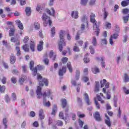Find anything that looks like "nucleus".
Wrapping results in <instances>:
<instances>
[{
	"mask_svg": "<svg viewBox=\"0 0 129 129\" xmlns=\"http://www.w3.org/2000/svg\"><path fill=\"white\" fill-rule=\"evenodd\" d=\"M33 67L34 62L33 61H31L30 62V68L31 71H32L33 75H34V76H36V75H37V79L39 81V86H44V83L45 86H48L49 83V81H48V80H47V79L45 78H43L41 76V74L37 73V69L39 71L43 70V69H44V66L38 65L37 67H35L34 69L33 68Z\"/></svg>",
	"mask_w": 129,
	"mask_h": 129,
	"instance_id": "nucleus-1",
	"label": "nucleus"
},
{
	"mask_svg": "<svg viewBox=\"0 0 129 129\" xmlns=\"http://www.w3.org/2000/svg\"><path fill=\"white\" fill-rule=\"evenodd\" d=\"M42 90V88L40 86L37 87V89L36 90V93L38 95V98H41L42 97L43 98V105L44 106H46V107H49L51 106V103L49 101H47L46 100V96H47V93H44L43 94L42 93L41 91Z\"/></svg>",
	"mask_w": 129,
	"mask_h": 129,
	"instance_id": "nucleus-2",
	"label": "nucleus"
},
{
	"mask_svg": "<svg viewBox=\"0 0 129 129\" xmlns=\"http://www.w3.org/2000/svg\"><path fill=\"white\" fill-rule=\"evenodd\" d=\"M90 21L91 23H92V24H93V29L95 31L94 35H96L97 36H98V35H99V26L98 25V23L96 22V20H95V14L92 13L90 15Z\"/></svg>",
	"mask_w": 129,
	"mask_h": 129,
	"instance_id": "nucleus-3",
	"label": "nucleus"
},
{
	"mask_svg": "<svg viewBox=\"0 0 129 129\" xmlns=\"http://www.w3.org/2000/svg\"><path fill=\"white\" fill-rule=\"evenodd\" d=\"M66 34V32L63 30H60L59 32V38L60 41L58 43V49L60 52H61L63 50V46H66V42L64 41V37Z\"/></svg>",
	"mask_w": 129,
	"mask_h": 129,
	"instance_id": "nucleus-4",
	"label": "nucleus"
},
{
	"mask_svg": "<svg viewBox=\"0 0 129 129\" xmlns=\"http://www.w3.org/2000/svg\"><path fill=\"white\" fill-rule=\"evenodd\" d=\"M42 19L43 20V21H44L43 25L44 26H45V27L47 26V24L48 23L49 24V26L52 25V21L50 20V17H48V16H47V14H43L42 16Z\"/></svg>",
	"mask_w": 129,
	"mask_h": 129,
	"instance_id": "nucleus-5",
	"label": "nucleus"
},
{
	"mask_svg": "<svg viewBox=\"0 0 129 129\" xmlns=\"http://www.w3.org/2000/svg\"><path fill=\"white\" fill-rule=\"evenodd\" d=\"M84 99L88 105H90V104H91V102H90V100H89V96L88 95V94L86 93L84 94Z\"/></svg>",
	"mask_w": 129,
	"mask_h": 129,
	"instance_id": "nucleus-6",
	"label": "nucleus"
},
{
	"mask_svg": "<svg viewBox=\"0 0 129 129\" xmlns=\"http://www.w3.org/2000/svg\"><path fill=\"white\" fill-rule=\"evenodd\" d=\"M100 84L102 88V87H104L105 85L106 88H108V87H109V83H106V80L105 79H103V80L101 81Z\"/></svg>",
	"mask_w": 129,
	"mask_h": 129,
	"instance_id": "nucleus-7",
	"label": "nucleus"
},
{
	"mask_svg": "<svg viewBox=\"0 0 129 129\" xmlns=\"http://www.w3.org/2000/svg\"><path fill=\"white\" fill-rule=\"evenodd\" d=\"M46 12L47 13V14H48V15H50V16H53V17L56 16V14H55V10H54V8H51L50 10L49 9H46Z\"/></svg>",
	"mask_w": 129,
	"mask_h": 129,
	"instance_id": "nucleus-8",
	"label": "nucleus"
},
{
	"mask_svg": "<svg viewBox=\"0 0 129 129\" xmlns=\"http://www.w3.org/2000/svg\"><path fill=\"white\" fill-rule=\"evenodd\" d=\"M105 122L106 124L108 125V126H110L111 125V123L110 122V119H109V117L107 116L106 114H105Z\"/></svg>",
	"mask_w": 129,
	"mask_h": 129,
	"instance_id": "nucleus-9",
	"label": "nucleus"
},
{
	"mask_svg": "<svg viewBox=\"0 0 129 129\" xmlns=\"http://www.w3.org/2000/svg\"><path fill=\"white\" fill-rule=\"evenodd\" d=\"M49 57L50 59H52L53 61H55L56 59V54L54 53V51L53 50H51L49 54Z\"/></svg>",
	"mask_w": 129,
	"mask_h": 129,
	"instance_id": "nucleus-10",
	"label": "nucleus"
},
{
	"mask_svg": "<svg viewBox=\"0 0 129 129\" xmlns=\"http://www.w3.org/2000/svg\"><path fill=\"white\" fill-rule=\"evenodd\" d=\"M67 68L66 67H62V69L59 70V76H63L64 73H66V70Z\"/></svg>",
	"mask_w": 129,
	"mask_h": 129,
	"instance_id": "nucleus-11",
	"label": "nucleus"
},
{
	"mask_svg": "<svg viewBox=\"0 0 129 129\" xmlns=\"http://www.w3.org/2000/svg\"><path fill=\"white\" fill-rule=\"evenodd\" d=\"M39 115L40 119H44L45 118V114L44 113V110L42 109L39 110Z\"/></svg>",
	"mask_w": 129,
	"mask_h": 129,
	"instance_id": "nucleus-12",
	"label": "nucleus"
},
{
	"mask_svg": "<svg viewBox=\"0 0 129 129\" xmlns=\"http://www.w3.org/2000/svg\"><path fill=\"white\" fill-rule=\"evenodd\" d=\"M43 44H44L43 41H40L39 42V44L37 46V50L39 52H41V51L43 50Z\"/></svg>",
	"mask_w": 129,
	"mask_h": 129,
	"instance_id": "nucleus-13",
	"label": "nucleus"
},
{
	"mask_svg": "<svg viewBox=\"0 0 129 129\" xmlns=\"http://www.w3.org/2000/svg\"><path fill=\"white\" fill-rule=\"evenodd\" d=\"M104 57L103 56H101V57H97L96 58V60H97V61H102L101 64H102V67H103V68H104L105 67V64H104Z\"/></svg>",
	"mask_w": 129,
	"mask_h": 129,
	"instance_id": "nucleus-14",
	"label": "nucleus"
},
{
	"mask_svg": "<svg viewBox=\"0 0 129 129\" xmlns=\"http://www.w3.org/2000/svg\"><path fill=\"white\" fill-rule=\"evenodd\" d=\"M35 46H36V43L34 41H31L30 42V47L32 52L35 51Z\"/></svg>",
	"mask_w": 129,
	"mask_h": 129,
	"instance_id": "nucleus-15",
	"label": "nucleus"
},
{
	"mask_svg": "<svg viewBox=\"0 0 129 129\" xmlns=\"http://www.w3.org/2000/svg\"><path fill=\"white\" fill-rule=\"evenodd\" d=\"M16 23L18 25V28H19V29L20 30H23L24 29V26L23 25V24L21 23V21H20L19 20H16Z\"/></svg>",
	"mask_w": 129,
	"mask_h": 129,
	"instance_id": "nucleus-16",
	"label": "nucleus"
},
{
	"mask_svg": "<svg viewBox=\"0 0 129 129\" xmlns=\"http://www.w3.org/2000/svg\"><path fill=\"white\" fill-rule=\"evenodd\" d=\"M78 11H73L71 16L73 19H78Z\"/></svg>",
	"mask_w": 129,
	"mask_h": 129,
	"instance_id": "nucleus-17",
	"label": "nucleus"
},
{
	"mask_svg": "<svg viewBox=\"0 0 129 129\" xmlns=\"http://www.w3.org/2000/svg\"><path fill=\"white\" fill-rule=\"evenodd\" d=\"M94 117L96 120H97L98 121H100V120H101V118H100V115L99 114V112H95Z\"/></svg>",
	"mask_w": 129,
	"mask_h": 129,
	"instance_id": "nucleus-18",
	"label": "nucleus"
},
{
	"mask_svg": "<svg viewBox=\"0 0 129 129\" xmlns=\"http://www.w3.org/2000/svg\"><path fill=\"white\" fill-rule=\"evenodd\" d=\"M92 72L94 73V74L99 73V69L97 68L96 67H94L92 68Z\"/></svg>",
	"mask_w": 129,
	"mask_h": 129,
	"instance_id": "nucleus-19",
	"label": "nucleus"
},
{
	"mask_svg": "<svg viewBox=\"0 0 129 129\" xmlns=\"http://www.w3.org/2000/svg\"><path fill=\"white\" fill-rule=\"evenodd\" d=\"M92 44H93V46L97 45V40L96 39V37L95 36H93L92 38Z\"/></svg>",
	"mask_w": 129,
	"mask_h": 129,
	"instance_id": "nucleus-20",
	"label": "nucleus"
},
{
	"mask_svg": "<svg viewBox=\"0 0 129 129\" xmlns=\"http://www.w3.org/2000/svg\"><path fill=\"white\" fill-rule=\"evenodd\" d=\"M61 104L62 105V108H65L67 105V100L66 99H61Z\"/></svg>",
	"mask_w": 129,
	"mask_h": 129,
	"instance_id": "nucleus-21",
	"label": "nucleus"
},
{
	"mask_svg": "<svg viewBox=\"0 0 129 129\" xmlns=\"http://www.w3.org/2000/svg\"><path fill=\"white\" fill-rule=\"evenodd\" d=\"M56 112H57V106L54 105L52 108V111L51 112L52 115H55Z\"/></svg>",
	"mask_w": 129,
	"mask_h": 129,
	"instance_id": "nucleus-22",
	"label": "nucleus"
},
{
	"mask_svg": "<svg viewBox=\"0 0 129 129\" xmlns=\"http://www.w3.org/2000/svg\"><path fill=\"white\" fill-rule=\"evenodd\" d=\"M123 81L124 82H129V76L127 74H124Z\"/></svg>",
	"mask_w": 129,
	"mask_h": 129,
	"instance_id": "nucleus-23",
	"label": "nucleus"
},
{
	"mask_svg": "<svg viewBox=\"0 0 129 129\" xmlns=\"http://www.w3.org/2000/svg\"><path fill=\"white\" fill-rule=\"evenodd\" d=\"M87 56H88V53H86L85 55V57L84 58V61L85 63H89V62H90V58H88V57H87Z\"/></svg>",
	"mask_w": 129,
	"mask_h": 129,
	"instance_id": "nucleus-24",
	"label": "nucleus"
},
{
	"mask_svg": "<svg viewBox=\"0 0 129 129\" xmlns=\"http://www.w3.org/2000/svg\"><path fill=\"white\" fill-rule=\"evenodd\" d=\"M16 62V57L14 55H11L10 57V63L14 64Z\"/></svg>",
	"mask_w": 129,
	"mask_h": 129,
	"instance_id": "nucleus-25",
	"label": "nucleus"
},
{
	"mask_svg": "<svg viewBox=\"0 0 129 129\" xmlns=\"http://www.w3.org/2000/svg\"><path fill=\"white\" fill-rule=\"evenodd\" d=\"M23 50L25 51V52H29V45L28 44H25L23 46Z\"/></svg>",
	"mask_w": 129,
	"mask_h": 129,
	"instance_id": "nucleus-26",
	"label": "nucleus"
},
{
	"mask_svg": "<svg viewBox=\"0 0 129 129\" xmlns=\"http://www.w3.org/2000/svg\"><path fill=\"white\" fill-rule=\"evenodd\" d=\"M95 91H96V92L99 91V82H96Z\"/></svg>",
	"mask_w": 129,
	"mask_h": 129,
	"instance_id": "nucleus-27",
	"label": "nucleus"
},
{
	"mask_svg": "<svg viewBox=\"0 0 129 129\" xmlns=\"http://www.w3.org/2000/svg\"><path fill=\"white\" fill-rule=\"evenodd\" d=\"M34 27L35 30H39L40 27V24H39V23H38L37 22H36L34 23Z\"/></svg>",
	"mask_w": 129,
	"mask_h": 129,
	"instance_id": "nucleus-28",
	"label": "nucleus"
},
{
	"mask_svg": "<svg viewBox=\"0 0 129 129\" xmlns=\"http://www.w3.org/2000/svg\"><path fill=\"white\" fill-rule=\"evenodd\" d=\"M43 7H41V5L39 4L36 7V11L39 12V13H41L42 11H43Z\"/></svg>",
	"mask_w": 129,
	"mask_h": 129,
	"instance_id": "nucleus-29",
	"label": "nucleus"
},
{
	"mask_svg": "<svg viewBox=\"0 0 129 129\" xmlns=\"http://www.w3.org/2000/svg\"><path fill=\"white\" fill-rule=\"evenodd\" d=\"M27 16H30V15H31V8L30 7H27L26 9L25 10Z\"/></svg>",
	"mask_w": 129,
	"mask_h": 129,
	"instance_id": "nucleus-30",
	"label": "nucleus"
},
{
	"mask_svg": "<svg viewBox=\"0 0 129 129\" xmlns=\"http://www.w3.org/2000/svg\"><path fill=\"white\" fill-rule=\"evenodd\" d=\"M121 5L122 7H126V6H128L129 5V2L123 1L121 2Z\"/></svg>",
	"mask_w": 129,
	"mask_h": 129,
	"instance_id": "nucleus-31",
	"label": "nucleus"
},
{
	"mask_svg": "<svg viewBox=\"0 0 129 129\" xmlns=\"http://www.w3.org/2000/svg\"><path fill=\"white\" fill-rule=\"evenodd\" d=\"M73 50L74 52H79V51H80L79 47H78V46H77V43H76L75 46H74Z\"/></svg>",
	"mask_w": 129,
	"mask_h": 129,
	"instance_id": "nucleus-32",
	"label": "nucleus"
},
{
	"mask_svg": "<svg viewBox=\"0 0 129 129\" xmlns=\"http://www.w3.org/2000/svg\"><path fill=\"white\" fill-rule=\"evenodd\" d=\"M3 124L5 125V128L7 129L8 128V125H7V123H8V119H7L6 118L3 119Z\"/></svg>",
	"mask_w": 129,
	"mask_h": 129,
	"instance_id": "nucleus-33",
	"label": "nucleus"
},
{
	"mask_svg": "<svg viewBox=\"0 0 129 129\" xmlns=\"http://www.w3.org/2000/svg\"><path fill=\"white\" fill-rule=\"evenodd\" d=\"M67 66L70 72L72 73L73 69H72V66H71V63H70V62H68Z\"/></svg>",
	"mask_w": 129,
	"mask_h": 129,
	"instance_id": "nucleus-34",
	"label": "nucleus"
},
{
	"mask_svg": "<svg viewBox=\"0 0 129 129\" xmlns=\"http://www.w3.org/2000/svg\"><path fill=\"white\" fill-rule=\"evenodd\" d=\"M15 29L12 28L11 29L10 31H9V36L10 37H12L13 36H14V34H15Z\"/></svg>",
	"mask_w": 129,
	"mask_h": 129,
	"instance_id": "nucleus-35",
	"label": "nucleus"
},
{
	"mask_svg": "<svg viewBox=\"0 0 129 129\" xmlns=\"http://www.w3.org/2000/svg\"><path fill=\"white\" fill-rule=\"evenodd\" d=\"M79 76H80V71L77 70L76 72V79L78 80L79 79Z\"/></svg>",
	"mask_w": 129,
	"mask_h": 129,
	"instance_id": "nucleus-36",
	"label": "nucleus"
},
{
	"mask_svg": "<svg viewBox=\"0 0 129 129\" xmlns=\"http://www.w3.org/2000/svg\"><path fill=\"white\" fill-rule=\"evenodd\" d=\"M101 44L102 45H107V39L106 38H103L101 39Z\"/></svg>",
	"mask_w": 129,
	"mask_h": 129,
	"instance_id": "nucleus-37",
	"label": "nucleus"
},
{
	"mask_svg": "<svg viewBox=\"0 0 129 129\" xmlns=\"http://www.w3.org/2000/svg\"><path fill=\"white\" fill-rule=\"evenodd\" d=\"M26 79H27V77L26 76H23L22 78H21L19 79V82L21 84H22L23 83V82H24V81H25V80H26Z\"/></svg>",
	"mask_w": 129,
	"mask_h": 129,
	"instance_id": "nucleus-38",
	"label": "nucleus"
},
{
	"mask_svg": "<svg viewBox=\"0 0 129 129\" xmlns=\"http://www.w3.org/2000/svg\"><path fill=\"white\" fill-rule=\"evenodd\" d=\"M88 1L89 0H81V5L82 6H86V5H87V3H88Z\"/></svg>",
	"mask_w": 129,
	"mask_h": 129,
	"instance_id": "nucleus-39",
	"label": "nucleus"
},
{
	"mask_svg": "<svg viewBox=\"0 0 129 129\" xmlns=\"http://www.w3.org/2000/svg\"><path fill=\"white\" fill-rule=\"evenodd\" d=\"M122 13H123V15H127V16H128L129 10L127 9H123Z\"/></svg>",
	"mask_w": 129,
	"mask_h": 129,
	"instance_id": "nucleus-40",
	"label": "nucleus"
},
{
	"mask_svg": "<svg viewBox=\"0 0 129 129\" xmlns=\"http://www.w3.org/2000/svg\"><path fill=\"white\" fill-rule=\"evenodd\" d=\"M67 61H68V57H64L61 58V62L63 64H66V63H67Z\"/></svg>",
	"mask_w": 129,
	"mask_h": 129,
	"instance_id": "nucleus-41",
	"label": "nucleus"
},
{
	"mask_svg": "<svg viewBox=\"0 0 129 129\" xmlns=\"http://www.w3.org/2000/svg\"><path fill=\"white\" fill-rule=\"evenodd\" d=\"M105 26L107 29H110L111 28V23L109 22H105Z\"/></svg>",
	"mask_w": 129,
	"mask_h": 129,
	"instance_id": "nucleus-42",
	"label": "nucleus"
},
{
	"mask_svg": "<svg viewBox=\"0 0 129 129\" xmlns=\"http://www.w3.org/2000/svg\"><path fill=\"white\" fill-rule=\"evenodd\" d=\"M16 50L17 51V56H20V55H21V49H20V47L16 46Z\"/></svg>",
	"mask_w": 129,
	"mask_h": 129,
	"instance_id": "nucleus-43",
	"label": "nucleus"
},
{
	"mask_svg": "<svg viewBox=\"0 0 129 129\" xmlns=\"http://www.w3.org/2000/svg\"><path fill=\"white\" fill-rule=\"evenodd\" d=\"M51 37H54V35H55V27H53L51 28Z\"/></svg>",
	"mask_w": 129,
	"mask_h": 129,
	"instance_id": "nucleus-44",
	"label": "nucleus"
},
{
	"mask_svg": "<svg viewBox=\"0 0 129 129\" xmlns=\"http://www.w3.org/2000/svg\"><path fill=\"white\" fill-rule=\"evenodd\" d=\"M18 1H20L21 6H25V5H26V4L27 3V1L26 0H18Z\"/></svg>",
	"mask_w": 129,
	"mask_h": 129,
	"instance_id": "nucleus-45",
	"label": "nucleus"
},
{
	"mask_svg": "<svg viewBox=\"0 0 129 129\" xmlns=\"http://www.w3.org/2000/svg\"><path fill=\"white\" fill-rule=\"evenodd\" d=\"M56 124L59 126H62V125H63V122L61 120H58L56 121Z\"/></svg>",
	"mask_w": 129,
	"mask_h": 129,
	"instance_id": "nucleus-46",
	"label": "nucleus"
},
{
	"mask_svg": "<svg viewBox=\"0 0 129 129\" xmlns=\"http://www.w3.org/2000/svg\"><path fill=\"white\" fill-rule=\"evenodd\" d=\"M6 90V87L5 86H0V92H1L2 93H3V92H4V91H5V90Z\"/></svg>",
	"mask_w": 129,
	"mask_h": 129,
	"instance_id": "nucleus-47",
	"label": "nucleus"
},
{
	"mask_svg": "<svg viewBox=\"0 0 129 129\" xmlns=\"http://www.w3.org/2000/svg\"><path fill=\"white\" fill-rule=\"evenodd\" d=\"M97 98L99 101H101V103H104V101L102 100L101 97H100L99 95H97Z\"/></svg>",
	"mask_w": 129,
	"mask_h": 129,
	"instance_id": "nucleus-48",
	"label": "nucleus"
},
{
	"mask_svg": "<svg viewBox=\"0 0 129 129\" xmlns=\"http://www.w3.org/2000/svg\"><path fill=\"white\" fill-rule=\"evenodd\" d=\"M129 15H127L126 17H124L123 18V20L124 21V23H126L128 21Z\"/></svg>",
	"mask_w": 129,
	"mask_h": 129,
	"instance_id": "nucleus-49",
	"label": "nucleus"
},
{
	"mask_svg": "<svg viewBox=\"0 0 129 129\" xmlns=\"http://www.w3.org/2000/svg\"><path fill=\"white\" fill-rule=\"evenodd\" d=\"M123 91L125 93V94H129V90L126 89L125 87H123Z\"/></svg>",
	"mask_w": 129,
	"mask_h": 129,
	"instance_id": "nucleus-50",
	"label": "nucleus"
},
{
	"mask_svg": "<svg viewBox=\"0 0 129 129\" xmlns=\"http://www.w3.org/2000/svg\"><path fill=\"white\" fill-rule=\"evenodd\" d=\"M90 52L91 54H94V48L92 46H90L89 47Z\"/></svg>",
	"mask_w": 129,
	"mask_h": 129,
	"instance_id": "nucleus-51",
	"label": "nucleus"
},
{
	"mask_svg": "<svg viewBox=\"0 0 129 129\" xmlns=\"http://www.w3.org/2000/svg\"><path fill=\"white\" fill-rule=\"evenodd\" d=\"M33 125L34 126V127H38L39 126V122L37 121H35L33 123Z\"/></svg>",
	"mask_w": 129,
	"mask_h": 129,
	"instance_id": "nucleus-52",
	"label": "nucleus"
},
{
	"mask_svg": "<svg viewBox=\"0 0 129 129\" xmlns=\"http://www.w3.org/2000/svg\"><path fill=\"white\" fill-rule=\"evenodd\" d=\"M120 30V29H119V27H118L117 25H115L114 29L115 32H117V33H119Z\"/></svg>",
	"mask_w": 129,
	"mask_h": 129,
	"instance_id": "nucleus-53",
	"label": "nucleus"
},
{
	"mask_svg": "<svg viewBox=\"0 0 129 129\" xmlns=\"http://www.w3.org/2000/svg\"><path fill=\"white\" fill-rule=\"evenodd\" d=\"M95 104L96 105L97 108L99 109V108H100V105L98 104V102H97V101H96V98H95Z\"/></svg>",
	"mask_w": 129,
	"mask_h": 129,
	"instance_id": "nucleus-54",
	"label": "nucleus"
},
{
	"mask_svg": "<svg viewBox=\"0 0 129 129\" xmlns=\"http://www.w3.org/2000/svg\"><path fill=\"white\" fill-rule=\"evenodd\" d=\"M71 115L72 117L73 120H75V119H76V114H75V113H71Z\"/></svg>",
	"mask_w": 129,
	"mask_h": 129,
	"instance_id": "nucleus-55",
	"label": "nucleus"
},
{
	"mask_svg": "<svg viewBox=\"0 0 129 129\" xmlns=\"http://www.w3.org/2000/svg\"><path fill=\"white\" fill-rule=\"evenodd\" d=\"M28 41H29V37L26 36L23 40V42L25 44H27V43H28Z\"/></svg>",
	"mask_w": 129,
	"mask_h": 129,
	"instance_id": "nucleus-56",
	"label": "nucleus"
},
{
	"mask_svg": "<svg viewBox=\"0 0 129 129\" xmlns=\"http://www.w3.org/2000/svg\"><path fill=\"white\" fill-rule=\"evenodd\" d=\"M2 82L3 84H6L7 83V78L4 77L2 80Z\"/></svg>",
	"mask_w": 129,
	"mask_h": 129,
	"instance_id": "nucleus-57",
	"label": "nucleus"
},
{
	"mask_svg": "<svg viewBox=\"0 0 129 129\" xmlns=\"http://www.w3.org/2000/svg\"><path fill=\"white\" fill-rule=\"evenodd\" d=\"M106 95H107V99H110L111 97V93L110 92H106Z\"/></svg>",
	"mask_w": 129,
	"mask_h": 129,
	"instance_id": "nucleus-58",
	"label": "nucleus"
},
{
	"mask_svg": "<svg viewBox=\"0 0 129 129\" xmlns=\"http://www.w3.org/2000/svg\"><path fill=\"white\" fill-rule=\"evenodd\" d=\"M35 115H36V113H35V112L33 111L30 112V116L31 117H34Z\"/></svg>",
	"mask_w": 129,
	"mask_h": 129,
	"instance_id": "nucleus-59",
	"label": "nucleus"
},
{
	"mask_svg": "<svg viewBox=\"0 0 129 129\" xmlns=\"http://www.w3.org/2000/svg\"><path fill=\"white\" fill-rule=\"evenodd\" d=\"M12 97L13 100H16V99H17V96H16V94H15V93H13L12 94Z\"/></svg>",
	"mask_w": 129,
	"mask_h": 129,
	"instance_id": "nucleus-60",
	"label": "nucleus"
},
{
	"mask_svg": "<svg viewBox=\"0 0 129 129\" xmlns=\"http://www.w3.org/2000/svg\"><path fill=\"white\" fill-rule=\"evenodd\" d=\"M84 123V122H83V121H82V120H79V124L80 126H81V127H83Z\"/></svg>",
	"mask_w": 129,
	"mask_h": 129,
	"instance_id": "nucleus-61",
	"label": "nucleus"
},
{
	"mask_svg": "<svg viewBox=\"0 0 129 129\" xmlns=\"http://www.w3.org/2000/svg\"><path fill=\"white\" fill-rule=\"evenodd\" d=\"M78 116H79V117L82 118L84 117V116H85V115H84V114H80V112H78Z\"/></svg>",
	"mask_w": 129,
	"mask_h": 129,
	"instance_id": "nucleus-62",
	"label": "nucleus"
},
{
	"mask_svg": "<svg viewBox=\"0 0 129 129\" xmlns=\"http://www.w3.org/2000/svg\"><path fill=\"white\" fill-rule=\"evenodd\" d=\"M76 43L77 44V46H78H78H82V45L83 44V41H82L81 40L77 41Z\"/></svg>",
	"mask_w": 129,
	"mask_h": 129,
	"instance_id": "nucleus-63",
	"label": "nucleus"
},
{
	"mask_svg": "<svg viewBox=\"0 0 129 129\" xmlns=\"http://www.w3.org/2000/svg\"><path fill=\"white\" fill-rule=\"evenodd\" d=\"M111 37H112V39H117V37H118V34H114L113 35H111Z\"/></svg>",
	"mask_w": 129,
	"mask_h": 129,
	"instance_id": "nucleus-64",
	"label": "nucleus"
}]
</instances>
